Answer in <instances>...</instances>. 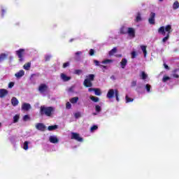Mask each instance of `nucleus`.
<instances>
[{
	"mask_svg": "<svg viewBox=\"0 0 179 179\" xmlns=\"http://www.w3.org/2000/svg\"><path fill=\"white\" fill-rule=\"evenodd\" d=\"M169 38H170V35H169V34H167L166 36L164 38H163L162 43H166V41H167V40H169Z\"/></svg>",
	"mask_w": 179,
	"mask_h": 179,
	"instance_id": "40",
	"label": "nucleus"
},
{
	"mask_svg": "<svg viewBox=\"0 0 179 179\" xmlns=\"http://www.w3.org/2000/svg\"><path fill=\"white\" fill-rule=\"evenodd\" d=\"M90 55H91V56L94 55V50H93V49L90 50Z\"/></svg>",
	"mask_w": 179,
	"mask_h": 179,
	"instance_id": "52",
	"label": "nucleus"
},
{
	"mask_svg": "<svg viewBox=\"0 0 179 179\" xmlns=\"http://www.w3.org/2000/svg\"><path fill=\"white\" fill-rule=\"evenodd\" d=\"M112 62H113V59H105L101 62V64H111Z\"/></svg>",
	"mask_w": 179,
	"mask_h": 179,
	"instance_id": "37",
	"label": "nucleus"
},
{
	"mask_svg": "<svg viewBox=\"0 0 179 179\" xmlns=\"http://www.w3.org/2000/svg\"><path fill=\"white\" fill-rule=\"evenodd\" d=\"M94 92L96 96H101V91L99 88H95Z\"/></svg>",
	"mask_w": 179,
	"mask_h": 179,
	"instance_id": "32",
	"label": "nucleus"
},
{
	"mask_svg": "<svg viewBox=\"0 0 179 179\" xmlns=\"http://www.w3.org/2000/svg\"><path fill=\"white\" fill-rule=\"evenodd\" d=\"M158 33L159 34H162V36H166L165 27H159L158 29Z\"/></svg>",
	"mask_w": 179,
	"mask_h": 179,
	"instance_id": "19",
	"label": "nucleus"
},
{
	"mask_svg": "<svg viewBox=\"0 0 179 179\" xmlns=\"http://www.w3.org/2000/svg\"><path fill=\"white\" fill-rule=\"evenodd\" d=\"M82 70H80V69H76V70H75L74 71V73L76 74V75H80V73H82Z\"/></svg>",
	"mask_w": 179,
	"mask_h": 179,
	"instance_id": "42",
	"label": "nucleus"
},
{
	"mask_svg": "<svg viewBox=\"0 0 179 179\" xmlns=\"http://www.w3.org/2000/svg\"><path fill=\"white\" fill-rule=\"evenodd\" d=\"M6 13V10L5 9L1 10V15L3 16Z\"/></svg>",
	"mask_w": 179,
	"mask_h": 179,
	"instance_id": "55",
	"label": "nucleus"
},
{
	"mask_svg": "<svg viewBox=\"0 0 179 179\" xmlns=\"http://www.w3.org/2000/svg\"><path fill=\"white\" fill-rule=\"evenodd\" d=\"M164 0H159V2H163Z\"/></svg>",
	"mask_w": 179,
	"mask_h": 179,
	"instance_id": "62",
	"label": "nucleus"
},
{
	"mask_svg": "<svg viewBox=\"0 0 179 179\" xmlns=\"http://www.w3.org/2000/svg\"><path fill=\"white\" fill-rule=\"evenodd\" d=\"M95 89L96 88H89L88 92H94Z\"/></svg>",
	"mask_w": 179,
	"mask_h": 179,
	"instance_id": "56",
	"label": "nucleus"
},
{
	"mask_svg": "<svg viewBox=\"0 0 179 179\" xmlns=\"http://www.w3.org/2000/svg\"><path fill=\"white\" fill-rule=\"evenodd\" d=\"M8 94H9V91H8V90L0 89V99H4Z\"/></svg>",
	"mask_w": 179,
	"mask_h": 179,
	"instance_id": "8",
	"label": "nucleus"
},
{
	"mask_svg": "<svg viewBox=\"0 0 179 179\" xmlns=\"http://www.w3.org/2000/svg\"><path fill=\"white\" fill-rule=\"evenodd\" d=\"M106 96L108 99H113L115 96L117 101H120V92H118V90H109L106 94Z\"/></svg>",
	"mask_w": 179,
	"mask_h": 179,
	"instance_id": "2",
	"label": "nucleus"
},
{
	"mask_svg": "<svg viewBox=\"0 0 179 179\" xmlns=\"http://www.w3.org/2000/svg\"><path fill=\"white\" fill-rule=\"evenodd\" d=\"M117 51V48H113L109 52V55L110 57H113V55H114Z\"/></svg>",
	"mask_w": 179,
	"mask_h": 179,
	"instance_id": "23",
	"label": "nucleus"
},
{
	"mask_svg": "<svg viewBox=\"0 0 179 179\" xmlns=\"http://www.w3.org/2000/svg\"><path fill=\"white\" fill-rule=\"evenodd\" d=\"M131 86L132 87H135V86H136V80H133V81L131 82Z\"/></svg>",
	"mask_w": 179,
	"mask_h": 179,
	"instance_id": "51",
	"label": "nucleus"
},
{
	"mask_svg": "<svg viewBox=\"0 0 179 179\" xmlns=\"http://www.w3.org/2000/svg\"><path fill=\"white\" fill-rule=\"evenodd\" d=\"M167 80H170V77L169 76H164L162 78V82L166 83Z\"/></svg>",
	"mask_w": 179,
	"mask_h": 179,
	"instance_id": "41",
	"label": "nucleus"
},
{
	"mask_svg": "<svg viewBox=\"0 0 179 179\" xmlns=\"http://www.w3.org/2000/svg\"><path fill=\"white\" fill-rule=\"evenodd\" d=\"M0 127H1V122H0Z\"/></svg>",
	"mask_w": 179,
	"mask_h": 179,
	"instance_id": "63",
	"label": "nucleus"
},
{
	"mask_svg": "<svg viewBox=\"0 0 179 179\" xmlns=\"http://www.w3.org/2000/svg\"><path fill=\"white\" fill-rule=\"evenodd\" d=\"M11 104L14 107H16V106H17V104H19V101L17 100V98L13 97L12 99H11Z\"/></svg>",
	"mask_w": 179,
	"mask_h": 179,
	"instance_id": "16",
	"label": "nucleus"
},
{
	"mask_svg": "<svg viewBox=\"0 0 179 179\" xmlns=\"http://www.w3.org/2000/svg\"><path fill=\"white\" fill-rule=\"evenodd\" d=\"M16 78H22V76H24V71L20 70L19 72L15 74Z\"/></svg>",
	"mask_w": 179,
	"mask_h": 179,
	"instance_id": "20",
	"label": "nucleus"
},
{
	"mask_svg": "<svg viewBox=\"0 0 179 179\" xmlns=\"http://www.w3.org/2000/svg\"><path fill=\"white\" fill-rule=\"evenodd\" d=\"M150 85H149V84H147L146 85H145V89H146V90H147V92H150Z\"/></svg>",
	"mask_w": 179,
	"mask_h": 179,
	"instance_id": "49",
	"label": "nucleus"
},
{
	"mask_svg": "<svg viewBox=\"0 0 179 179\" xmlns=\"http://www.w3.org/2000/svg\"><path fill=\"white\" fill-rule=\"evenodd\" d=\"M71 107H72V105H71V103L67 102L66 103V108H67L68 110L71 109Z\"/></svg>",
	"mask_w": 179,
	"mask_h": 179,
	"instance_id": "47",
	"label": "nucleus"
},
{
	"mask_svg": "<svg viewBox=\"0 0 179 179\" xmlns=\"http://www.w3.org/2000/svg\"><path fill=\"white\" fill-rule=\"evenodd\" d=\"M73 40H75V39L71 38V39H70L69 42H70V43H72V41H73Z\"/></svg>",
	"mask_w": 179,
	"mask_h": 179,
	"instance_id": "60",
	"label": "nucleus"
},
{
	"mask_svg": "<svg viewBox=\"0 0 179 179\" xmlns=\"http://www.w3.org/2000/svg\"><path fill=\"white\" fill-rule=\"evenodd\" d=\"M128 64V60L126 58H123L120 62V66L122 69H125L127 64Z\"/></svg>",
	"mask_w": 179,
	"mask_h": 179,
	"instance_id": "11",
	"label": "nucleus"
},
{
	"mask_svg": "<svg viewBox=\"0 0 179 179\" xmlns=\"http://www.w3.org/2000/svg\"><path fill=\"white\" fill-rule=\"evenodd\" d=\"M36 129H38V131H41L42 132H44V131L47 129V127L43 123H37L36 124Z\"/></svg>",
	"mask_w": 179,
	"mask_h": 179,
	"instance_id": "6",
	"label": "nucleus"
},
{
	"mask_svg": "<svg viewBox=\"0 0 179 179\" xmlns=\"http://www.w3.org/2000/svg\"><path fill=\"white\" fill-rule=\"evenodd\" d=\"M16 55H17L19 58L20 62H23V57L24 55V49H19L15 52Z\"/></svg>",
	"mask_w": 179,
	"mask_h": 179,
	"instance_id": "5",
	"label": "nucleus"
},
{
	"mask_svg": "<svg viewBox=\"0 0 179 179\" xmlns=\"http://www.w3.org/2000/svg\"><path fill=\"white\" fill-rule=\"evenodd\" d=\"M155 17H156V13L153 12L150 13V17L148 19V22L150 23V24H155Z\"/></svg>",
	"mask_w": 179,
	"mask_h": 179,
	"instance_id": "7",
	"label": "nucleus"
},
{
	"mask_svg": "<svg viewBox=\"0 0 179 179\" xmlns=\"http://www.w3.org/2000/svg\"><path fill=\"white\" fill-rule=\"evenodd\" d=\"M120 34H127L128 33V28L125 27H122L120 30Z\"/></svg>",
	"mask_w": 179,
	"mask_h": 179,
	"instance_id": "18",
	"label": "nucleus"
},
{
	"mask_svg": "<svg viewBox=\"0 0 179 179\" xmlns=\"http://www.w3.org/2000/svg\"><path fill=\"white\" fill-rule=\"evenodd\" d=\"M58 128V125H52L48 127V131H54Z\"/></svg>",
	"mask_w": 179,
	"mask_h": 179,
	"instance_id": "31",
	"label": "nucleus"
},
{
	"mask_svg": "<svg viewBox=\"0 0 179 179\" xmlns=\"http://www.w3.org/2000/svg\"><path fill=\"white\" fill-rule=\"evenodd\" d=\"M80 55H82L81 51L76 52L74 57L75 61H80Z\"/></svg>",
	"mask_w": 179,
	"mask_h": 179,
	"instance_id": "15",
	"label": "nucleus"
},
{
	"mask_svg": "<svg viewBox=\"0 0 179 179\" xmlns=\"http://www.w3.org/2000/svg\"><path fill=\"white\" fill-rule=\"evenodd\" d=\"M50 59H51V56L50 55L45 56V61H50Z\"/></svg>",
	"mask_w": 179,
	"mask_h": 179,
	"instance_id": "54",
	"label": "nucleus"
},
{
	"mask_svg": "<svg viewBox=\"0 0 179 179\" xmlns=\"http://www.w3.org/2000/svg\"><path fill=\"white\" fill-rule=\"evenodd\" d=\"M92 115H97V113H93Z\"/></svg>",
	"mask_w": 179,
	"mask_h": 179,
	"instance_id": "61",
	"label": "nucleus"
},
{
	"mask_svg": "<svg viewBox=\"0 0 179 179\" xmlns=\"http://www.w3.org/2000/svg\"><path fill=\"white\" fill-rule=\"evenodd\" d=\"M29 120H30V116H29V115H25L23 117V121H29Z\"/></svg>",
	"mask_w": 179,
	"mask_h": 179,
	"instance_id": "43",
	"label": "nucleus"
},
{
	"mask_svg": "<svg viewBox=\"0 0 179 179\" xmlns=\"http://www.w3.org/2000/svg\"><path fill=\"white\" fill-rule=\"evenodd\" d=\"M78 101H79V97L75 96L70 99V103H71L72 104H76V103H78Z\"/></svg>",
	"mask_w": 179,
	"mask_h": 179,
	"instance_id": "22",
	"label": "nucleus"
},
{
	"mask_svg": "<svg viewBox=\"0 0 179 179\" xmlns=\"http://www.w3.org/2000/svg\"><path fill=\"white\" fill-rule=\"evenodd\" d=\"M91 82H93L94 80V74H90L87 76V78H85Z\"/></svg>",
	"mask_w": 179,
	"mask_h": 179,
	"instance_id": "28",
	"label": "nucleus"
},
{
	"mask_svg": "<svg viewBox=\"0 0 179 179\" xmlns=\"http://www.w3.org/2000/svg\"><path fill=\"white\" fill-rule=\"evenodd\" d=\"M179 8V3L178 1H176L173 4V9H178Z\"/></svg>",
	"mask_w": 179,
	"mask_h": 179,
	"instance_id": "29",
	"label": "nucleus"
},
{
	"mask_svg": "<svg viewBox=\"0 0 179 179\" xmlns=\"http://www.w3.org/2000/svg\"><path fill=\"white\" fill-rule=\"evenodd\" d=\"M55 108L52 106L45 107V106H41L40 114L41 115H46V117H52L54 114Z\"/></svg>",
	"mask_w": 179,
	"mask_h": 179,
	"instance_id": "1",
	"label": "nucleus"
},
{
	"mask_svg": "<svg viewBox=\"0 0 179 179\" xmlns=\"http://www.w3.org/2000/svg\"><path fill=\"white\" fill-rule=\"evenodd\" d=\"M125 99H126V103H131V102L134 101V99L129 98V96H128V95H126Z\"/></svg>",
	"mask_w": 179,
	"mask_h": 179,
	"instance_id": "36",
	"label": "nucleus"
},
{
	"mask_svg": "<svg viewBox=\"0 0 179 179\" xmlns=\"http://www.w3.org/2000/svg\"><path fill=\"white\" fill-rule=\"evenodd\" d=\"M164 66L165 69H168V70L170 69V67H169V66L166 64H164Z\"/></svg>",
	"mask_w": 179,
	"mask_h": 179,
	"instance_id": "57",
	"label": "nucleus"
},
{
	"mask_svg": "<svg viewBox=\"0 0 179 179\" xmlns=\"http://www.w3.org/2000/svg\"><path fill=\"white\" fill-rule=\"evenodd\" d=\"M30 108H31V106L30 105V103H24L22 105V110H24V111H29Z\"/></svg>",
	"mask_w": 179,
	"mask_h": 179,
	"instance_id": "10",
	"label": "nucleus"
},
{
	"mask_svg": "<svg viewBox=\"0 0 179 179\" xmlns=\"http://www.w3.org/2000/svg\"><path fill=\"white\" fill-rule=\"evenodd\" d=\"M74 115H75L76 118H79V117H80V113H79V112L76 113Z\"/></svg>",
	"mask_w": 179,
	"mask_h": 179,
	"instance_id": "53",
	"label": "nucleus"
},
{
	"mask_svg": "<svg viewBox=\"0 0 179 179\" xmlns=\"http://www.w3.org/2000/svg\"><path fill=\"white\" fill-rule=\"evenodd\" d=\"M74 89H75V87L72 86L68 89V92H69V93H73Z\"/></svg>",
	"mask_w": 179,
	"mask_h": 179,
	"instance_id": "44",
	"label": "nucleus"
},
{
	"mask_svg": "<svg viewBox=\"0 0 179 179\" xmlns=\"http://www.w3.org/2000/svg\"><path fill=\"white\" fill-rule=\"evenodd\" d=\"M99 129V127L97 125H94L90 128L91 132H94V131H96Z\"/></svg>",
	"mask_w": 179,
	"mask_h": 179,
	"instance_id": "39",
	"label": "nucleus"
},
{
	"mask_svg": "<svg viewBox=\"0 0 179 179\" xmlns=\"http://www.w3.org/2000/svg\"><path fill=\"white\" fill-rule=\"evenodd\" d=\"M100 68H103V69H107V66L101 64Z\"/></svg>",
	"mask_w": 179,
	"mask_h": 179,
	"instance_id": "58",
	"label": "nucleus"
},
{
	"mask_svg": "<svg viewBox=\"0 0 179 179\" xmlns=\"http://www.w3.org/2000/svg\"><path fill=\"white\" fill-rule=\"evenodd\" d=\"M27 149H29V141H24L23 145V150H27Z\"/></svg>",
	"mask_w": 179,
	"mask_h": 179,
	"instance_id": "34",
	"label": "nucleus"
},
{
	"mask_svg": "<svg viewBox=\"0 0 179 179\" xmlns=\"http://www.w3.org/2000/svg\"><path fill=\"white\" fill-rule=\"evenodd\" d=\"M90 99L92 101H94V103H97V102H99V97H97V96H90Z\"/></svg>",
	"mask_w": 179,
	"mask_h": 179,
	"instance_id": "33",
	"label": "nucleus"
},
{
	"mask_svg": "<svg viewBox=\"0 0 179 179\" xmlns=\"http://www.w3.org/2000/svg\"><path fill=\"white\" fill-rule=\"evenodd\" d=\"M69 65H70L69 62H67L63 64L62 68H68V66H69Z\"/></svg>",
	"mask_w": 179,
	"mask_h": 179,
	"instance_id": "46",
	"label": "nucleus"
},
{
	"mask_svg": "<svg viewBox=\"0 0 179 179\" xmlns=\"http://www.w3.org/2000/svg\"><path fill=\"white\" fill-rule=\"evenodd\" d=\"M71 139H74L77 142H83V138L80 137V134L75 132L71 133Z\"/></svg>",
	"mask_w": 179,
	"mask_h": 179,
	"instance_id": "3",
	"label": "nucleus"
},
{
	"mask_svg": "<svg viewBox=\"0 0 179 179\" xmlns=\"http://www.w3.org/2000/svg\"><path fill=\"white\" fill-rule=\"evenodd\" d=\"M131 58H136V52H135V51H133L132 52H131Z\"/></svg>",
	"mask_w": 179,
	"mask_h": 179,
	"instance_id": "50",
	"label": "nucleus"
},
{
	"mask_svg": "<svg viewBox=\"0 0 179 179\" xmlns=\"http://www.w3.org/2000/svg\"><path fill=\"white\" fill-rule=\"evenodd\" d=\"M95 111H96V113H97V114H99V113H100L101 111V106H100L99 105H96L95 106Z\"/></svg>",
	"mask_w": 179,
	"mask_h": 179,
	"instance_id": "35",
	"label": "nucleus"
},
{
	"mask_svg": "<svg viewBox=\"0 0 179 179\" xmlns=\"http://www.w3.org/2000/svg\"><path fill=\"white\" fill-rule=\"evenodd\" d=\"M85 87H92L93 86V83L92 81L85 79L83 82Z\"/></svg>",
	"mask_w": 179,
	"mask_h": 179,
	"instance_id": "12",
	"label": "nucleus"
},
{
	"mask_svg": "<svg viewBox=\"0 0 179 179\" xmlns=\"http://www.w3.org/2000/svg\"><path fill=\"white\" fill-rule=\"evenodd\" d=\"M178 71H179V69H174V70L173 71V76L174 78H176V79H178V78H179V75L177 74V72H178Z\"/></svg>",
	"mask_w": 179,
	"mask_h": 179,
	"instance_id": "25",
	"label": "nucleus"
},
{
	"mask_svg": "<svg viewBox=\"0 0 179 179\" xmlns=\"http://www.w3.org/2000/svg\"><path fill=\"white\" fill-rule=\"evenodd\" d=\"M60 77L64 82H69V80H71V76H67L65 73H61Z\"/></svg>",
	"mask_w": 179,
	"mask_h": 179,
	"instance_id": "13",
	"label": "nucleus"
},
{
	"mask_svg": "<svg viewBox=\"0 0 179 179\" xmlns=\"http://www.w3.org/2000/svg\"><path fill=\"white\" fill-rule=\"evenodd\" d=\"M141 48L144 54V57H146V54H148V51L146 50L147 46L146 45H141Z\"/></svg>",
	"mask_w": 179,
	"mask_h": 179,
	"instance_id": "27",
	"label": "nucleus"
},
{
	"mask_svg": "<svg viewBox=\"0 0 179 179\" xmlns=\"http://www.w3.org/2000/svg\"><path fill=\"white\" fill-rule=\"evenodd\" d=\"M19 118H20V115H15L13 117V123L16 124V122H19Z\"/></svg>",
	"mask_w": 179,
	"mask_h": 179,
	"instance_id": "30",
	"label": "nucleus"
},
{
	"mask_svg": "<svg viewBox=\"0 0 179 179\" xmlns=\"http://www.w3.org/2000/svg\"><path fill=\"white\" fill-rule=\"evenodd\" d=\"M141 20H142V17H141V13H138L136 17V22H141Z\"/></svg>",
	"mask_w": 179,
	"mask_h": 179,
	"instance_id": "38",
	"label": "nucleus"
},
{
	"mask_svg": "<svg viewBox=\"0 0 179 179\" xmlns=\"http://www.w3.org/2000/svg\"><path fill=\"white\" fill-rule=\"evenodd\" d=\"M117 57H118L119 58H121V57H122V55H117Z\"/></svg>",
	"mask_w": 179,
	"mask_h": 179,
	"instance_id": "59",
	"label": "nucleus"
},
{
	"mask_svg": "<svg viewBox=\"0 0 179 179\" xmlns=\"http://www.w3.org/2000/svg\"><path fill=\"white\" fill-rule=\"evenodd\" d=\"M13 86H15V83L10 82V83H8L9 89H12V87H13Z\"/></svg>",
	"mask_w": 179,
	"mask_h": 179,
	"instance_id": "48",
	"label": "nucleus"
},
{
	"mask_svg": "<svg viewBox=\"0 0 179 179\" xmlns=\"http://www.w3.org/2000/svg\"><path fill=\"white\" fill-rule=\"evenodd\" d=\"M127 34H129V37L135 38V29L132 27L127 28Z\"/></svg>",
	"mask_w": 179,
	"mask_h": 179,
	"instance_id": "9",
	"label": "nucleus"
},
{
	"mask_svg": "<svg viewBox=\"0 0 179 179\" xmlns=\"http://www.w3.org/2000/svg\"><path fill=\"white\" fill-rule=\"evenodd\" d=\"M30 66H31V63L28 62L23 66V68L25 69V71H29L30 69Z\"/></svg>",
	"mask_w": 179,
	"mask_h": 179,
	"instance_id": "24",
	"label": "nucleus"
},
{
	"mask_svg": "<svg viewBox=\"0 0 179 179\" xmlns=\"http://www.w3.org/2000/svg\"><path fill=\"white\" fill-rule=\"evenodd\" d=\"M94 63L96 65V66H101V64H100V62H99L98 60H94Z\"/></svg>",
	"mask_w": 179,
	"mask_h": 179,
	"instance_id": "45",
	"label": "nucleus"
},
{
	"mask_svg": "<svg viewBox=\"0 0 179 179\" xmlns=\"http://www.w3.org/2000/svg\"><path fill=\"white\" fill-rule=\"evenodd\" d=\"M38 90L41 94L45 93V92L48 91V85H47L46 84H44V83H41V84H40V85L38 88Z\"/></svg>",
	"mask_w": 179,
	"mask_h": 179,
	"instance_id": "4",
	"label": "nucleus"
},
{
	"mask_svg": "<svg viewBox=\"0 0 179 179\" xmlns=\"http://www.w3.org/2000/svg\"><path fill=\"white\" fill-rule=\"evenodd\" d=\"M140 76H141V79H143V80H145V79L148 78V74H146V73H145V71H141Z\"/></svg>",
	"mask_w": 179,
	"mask_h": 179,
	"instance_id": "26",
	"label": "nucleus"
},
{
	"mask_svg": "<svg viewBox=\"0 0 179 179\" xmlns=\"http://www.w3.org/2000/svg\"><path fill=\"white\" fill-rule=\"evenodd\" d=\"M49 141H50V143H58V142H59V140L58 139V138H57V136H51L49 138Z\"/></svg>",
	"mask_w": 179,
	"mask_h": 179,
	"instance_id": "14",
	"label": "nucleus"
},
{
	"mask_svg": "<svg viewBox=\"0 0 179 179\" xmlns=\"http://www.w3.org/2000/svg\"><path fill=\"white\" fill-rule=\"evenodd\" d=\"M165 31H166L167 34H169V36H170V33H171V31H173L171 25H170V24L166 25L165 27Z\"/></svg>",
	"mask_w": 179,
	"mask_h": 179,
	"instance_id": "17",
	"label": "nucleus"
},
{
	"mask_svg": "<svg viewBox=\"0 0 179 179\" xmlns=\"http://www.w3.org/2000/svg\"><path fill=\"white\" fill-rule=\"evenodd\" d=\"M6 58H8V55H6L5 53H1L0 55V63L3 62V61H5V59H6Z\"/></svg>",
	"mask_w": 179,
	"mask_h": 179,
	"instance_id": "21",
	"label": "nucleus"
}]
</instances>
